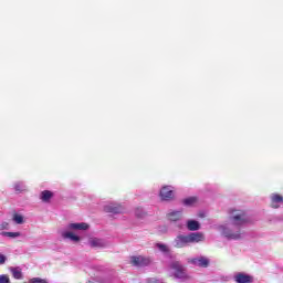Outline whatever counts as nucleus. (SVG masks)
Wrapping results in <instances>:
<instances>
[{
	"label": "nucleus",
	"mask_w": 283,
	"mask_h": 283,
	"mask_svg": "<svg viewBox=\"0 0 283 283\" xmlns=\"http://www.w3.org/2000/svg\"><path fill=\"white\" fill-rule=\"evenodd\" d=\"M62 237L64 239H69V240H72L73 242H80L81 241V237L72 233V232H63L62 233Z\"/></svg>",
	"instance_id": "obj_17"
},
{
	"label": "nucleus",
	"mask_w": 283,
	"mask_h": 283,
	"mask_svg": "<svg viewBox=\"0 0 283 283\" xmlns=\"http://www.w3.org/2000/svg\"><path fill=\"white\" fill-rule=\"evenodd\" d=\"M104 211L106 213H115V214H117V213H124L125 208L123 206H120V205L111 203V205L104 207Z\"/></svg>",
	"instance_id": "obj_7"
},
{
	"label": "nucleus",
	"mask_w": 283,
	"mask_h": 283,
	"mask_svg": "<svg viewBox=\"0 0 283 283\" xmlns=\"http://www.w3.org/2000/svg\"><path fill=\"white\" fill-rule=\"evenodd\" d=\"M198 199L196 197H190L187 199H184V205H186V207H191V205H193Z\"/></svg>",
	"instance_id": "obj_20"
},
{
	"label": "nucleus",
	"mask_w": 283,
	"mask_h": 283,
	"mask_svg": "<svg viewBox=\"0 0 283 283\" xmlns=\"http://www.w3.org/2000/svg\"><path fill=\"white\" fill-rule=\"evenodd\" d=\"M69 229L73 230V231H87V229H90V224H87L85 222L70 223Z\"/></svg>",
	"instance_id": "obj_10"
},
{
	"label": "nucleus",
	"mask_w": 283,
	"mask_h": 283,
	"mask_svg": "<svg viewBox=\"0 0 283 283\" xmlns=\"http://www.w3.org/2000/svg\"><path fill=\"white\" fill-rule=\"evenodd\" d=\"M13 222H15L17 224H23V217L21 214L14 213Z\"/></svg>",
	"instance_id": "obj_23"
},
{
	"label": "nucleus",
	"mask_w": 283,
	"mask_h": 283,
	"mask_svg": "<svg viewBox=\"0 0 283 283\" xmlns=\"http://www.w3.org/2000/svg\"><path fill=\"white\" fill-rule=\"evenodd\" d=\"M10 282V276L7 274L0 275V283H9Z\"/></svg>",
	"instance_id": "obj_25"
},
{
	"label": "nucleus",
	"mask_w": 283,
	"mask_h": 283,
	"mask_svg": "<svg viewBox=\"0 0 283 283\" xmlns=\"http://www.w3.org/2000/svg\"><path fill=\"white\" fill-rule=\"evenodd\" d=\"M6 264V255L0 254V265Z\"/></svg>",
	"instance_id": "obj_27"
},
{
	"label": "nucleus",
	"mask_w": 283,
	"mask_h": 283,
	"mask_svg": "<svg viewBox=\"0 0 283 283\" xmlns=\"http://www.w3.org/2000/svg\"><path fill=\"white\" fill-rule=\"evenodd\" d=\"M223 235L228 238V240H240L241 238L240 231L233 233L229 228L223 229Z\"/></svg>",
	"instance_id": "obj_11"
},
{
	"label": "nucleus",
	"mask_w": 283,
	"mask_h": 283,
	"mask_svg": "<svg viewBox=\"0 0 283 283\" xmlns=\"http://www.w3.org/2000/svg\"><path fill=\"white\" fill-rule=\"evenodd\" d=\"M187 229H188V231H200V222H198L196 220H188Z\"/></svg>",
	"instance_id": "obj_15"
},
{
	"label": "nucleus",
	"mask_w": 283,
	"mask_h": 283,
	"mask_svg": "<svg viewBox=\"0 0 283 283\" xmlns=\"http://www.w3.org/2000/svg\"><path fill=\"white\" fill-rule=\"evenodd\" d=\"M13 189L15 193H23V191H25V186H23L21 182H17L14 184Z\"/></svg>",
	"instance_id": "obj_19"
},
{
	"label": "nucleus",
	"mask_w": 283,
	"mask_h": 283,
	"mask_svg": "<svg viewBox=\"0 0 283 283\" xmlns=\"http://www.w3.org/2000/svg\"><path fill=\"white\" fill-rule=\"evenodd\" d=\"M170 269L175 271L174 276L178 280H187L189 279V275H187V269L182 264H180L179 261H174L170 263Z\"/></svg>",
	"instance_id": "obj_2"
},
{
	"label": "nucleus",
	"mask_w": 283,
	"mask_h": 283,
	"mask_svg": "<svg viewBox=\"0 0 283 283\" xmlns=\"http://www.w3.org/2000/svg\"><path fill=\"white\" fill-rule=\"evenodd\" d=\"M52 198H54L53 191L44 190L40 193V200H42V202H50V200H52Z\"/></svg>",
	"instance_id": "obj_13"
},
{
	"label": "nucleus",
	"mask_w": 283,
	"mask_h": 283,
	"mask_svg": "<svg viewBox=\"0 0 283 283\" xmlns=\"http://www.w3.org/2000/svg\"><path fill=\"white\" fill-rule=\"evenodd\" d=\"M29 283H49V282L45 279L33 277V279L29 280Z\"/></svg>",
	"instance_id": "obj_24"
},
{
	"label": "nucleus",
	"mask_w": 283,
	"mask_h": 283,
	"mask_svg": "<svg viewBox=\"0 0 283 283\" xmlns=\"http://www.w3.org/2000/svg\"><path fill=\"white\" fill-rule=\"evenodd\" d=\"M151 262H153V260L149 256H144V255L130 256L132 266H137L138 269L149 266V264H151Z\"/></svg>",
	"instance_id": "obj_3"
},
{
	"label": "nucleus",
	"mask_w": 283,
	"mask_h": 283,
	"mask_svg": "<svg viewBox=\"0 0 283 283\" xmlns=\"http://www.w3.org/2000/svg\"><path fill=\"white\" fill-rule=\"evenodd\" d=\"M229 220L233 227H242L249 222V218L244 210H230Z\"/></svg>",
	"instance_id": "obj_1"
},
{
	"label": "nucleus",
	"mask_w": 283,
	"mask_h": 283,
	"mask_svg": "<svg viewBox=\"0 0 283 283\" xmlns=\"http://www.w3.org/2000/svg\"><path fill=\"white\" fill-rule=\"evenodd\" d=\"M156 247L161 253H169V248L166 244L157 243Z\"/></svg>",
	"instance_id": "obj_22"
},
{
	"label": "nucleus",
	"mask_w": 283,
	"mask_h": 283,
	"mask_svg": "<svg viewBox=\"0 0 283 283\" xmlns=\"http://www.w3.org/2000/svg\"><path fill=\"white\" fill-rule=\"evenodd\" d=\"M161 200L169 201L174 200V190L170 186H164L159 192Z\"/></svg>",
	"instance_id": "obj_4"
},
{
	"label": "nucleus",
	"mask_w": 283,
	"mask_h": 283,
	"mask_svg": "<svg viewBox=\"0 0 283 283\" xmlns=\"http://www.w3.org/2000/svg\"><path fill=\"white\" fill-rule=\"evenodd\" d=\"M2 235L6 238H20L21 232H2Z\"/></svg>",
	"instance_id": "obj_21"
},
{
	"label": "nucleus",
	"mask_w": 283,
	"mask_h": 283,
	"mask_svg": "<svg viewBox=\"0 0 283 283\" xmlns=\"http://www.w3.org/2000/svg\"><path fill=\"white\" fill-rule=\"evenodd\" d=\"M234 282L237 283H252L253 276L239 272L237 275H234Z\"/></svg>",
	"instance_id": "obj_9"
},
{
	"label": "nucleus",
	"mask_w": 283,
	"mask_h": 283,
	"mask_svg": "<svg viewBox=\"0 0 283 283\" xmlns=\"http://www.w3.org/2000/svg\"><path fill=\"white\" fill-rule=\"evenodd\" d=\"M189 263L193 264V266H200L201 269H207L209 266V259L206 256H199L195 259H189Z\"/></svg>",
	"instance_id": "obj_5"
},
{
	"label": "nucleus",
	"mask_w": 283,
	"mask_h": 283,
	"mask_svg": "<svg viewBox=\"0 0 283 283\" xmlns=\"http://www.w3.org/2000/svg\"><path fill=\"white\" fill-rule=\"evenodd\" d=\"M90 244L93 249H103L105 248V241H103L102 239H91L90 240Z\"/></svg>",
	"instance_id": "obj_14"
},
{
	"label": "nucleus",
	"mask_w": 283,
	"mask_h": 283,
	"mask_svg": "<svg viewBox=\"0 0 283 283\" xmlns=\"http://www.w3.org/2000/svg\"><path fill=\"white\" fill-rule=\"evenodd\" d=\"M187 244H190L189 234L187 235L179 234L175 239L176 249H184V247H187Z\"/></svg>",
	"instance_id": "obj_6"
},
{
	"label": "nucleus",
	"mask_w": 283,
	"mask_h": 283,
	"mask_svg": "<svg viewBox=\"0 0 283 283\" xmlns=\"http://www.w3.org/2000/svg\"><path fill=\"white\" fill-rule=\"evenodd\" d=\"M190 244L205 242V234L202 232H191L188 234Z\"/></svg>",
	"instance_id": "obj_8"
},
{
	"label": "nucleus",
	"mask_w": 283,
	"mask_h": 283,
	"mask_svg": "<svg viewBox=\"0 0 283 283\" xmlns=\"http://www.w3.org/2000/svg\"><path fill=\"white\" fill-rule=\"evenodd\" d=\"M167 218L170 222H178V220H182V211H171L167 214Z\"/></svg>",
	"instance_id": "obj_12"
},
{
	"label": "nucleus",
	"mask_w": 283,
	"mask_h": 283,
	"mask_svg": "<svg viewBox=\"0 0 283 283\" xmlns=\"http://www.w3.org/2000/svg\"><path fill=\"white\" fill-rule=\"evenodd\" d=\"M8 227H10V224L8 222H2L0 224V229H8Z\"/></svg>",
	"instance_id": "obj_26"
},
{
	"label": "nucleus",
	"mask_w": 283,
	"mask_h": 283,
	"mask_svg": "<svg viewBox=\"0 0 283 283\" xmlns=\"http://www.w3.org/2000/svg\"><path fill=\"white\" fill-rule=\"evenodd\" d=\"M271 201L272 208L277 209L280 207L277 203L283 202V197L280 195H273Z\"/></svg>",
	"instance_id": "obj_16"
},
{
	"label": "nucleus",
	"mask_w": 283,
	"mask_h": 283,
	"mask_svg": "<svg viewBox=\"0 0 283 283\" xmlns=\"http://www.w3.org/2000/svg\"><path fill=\"white\" fill-rule=\"evenodd\" d=\"M11 273H12L14 280H23V272H21V270H19V268L11 269Z\"/></svg>",
	"instance_id": "obj_18"
}]
</instances>
